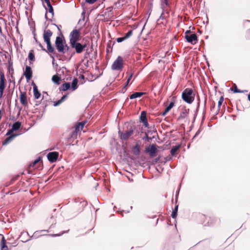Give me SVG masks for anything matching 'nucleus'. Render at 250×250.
Instances as JSON below:
<instances>
[{
    "label": "nucleus",
    "instance_id": "nucleus-1",
    "mask_svg": "<svg viewBox=\"0 0 250 250\" xmlns=\"http://www.w3.org/2000/svg\"><path fill=\"white\" fill-rule=\"evenodd\" d=\"M125 125L127 126V130L122 131L119 129L118 132V136L122 141L127 140L134 133V130L136 129L135 125L130 124L128 122L125 123Z\"/></svg>",
    "mask_w": 250,
    "mask_h": 250
},
{
    "label": "nucleus",
    "instance_id": "nucleus-2",
    "mask_svg": "<svg viewBox=\"0 0 250 250\" xmlns=\"http://www.w3.org/2000/svg\"><path fill=\"white\" fill-rule=\"evenodd\" d=\"M195 94L191 88H185L182 93V99L188 104H191L195 99Z\"/></svg>",
    "mask_w": 250,
    "mask_h": 250
},
{
    "label": "nucleus",
    "instance_id": "nucleus-3",
    "mask_svg": "<svg viewBox=\"0 0 250 250\" xmlns=\"http://www.w3.org/2000/svg\"><path fill=\"white\" fill-rule=\"evenodd\" d=\"M72 205L74 206L73 209L76 210L75 214H79L87 205V202L82 199L78 198L75 200V202Z\"/></svg>",
    "mask_w": 250,
    "mask_h": 250
},
{
    "label": "nucleus",
    "instance_id": "nucleus-4",
    "mask_svg": "<svg viewBox=\"0 0 250 250\" xmlns=\"http://www.w3.org/2000/svg\"><path fill=\"white\" fill-rule=\"evenodd\" d=\"M65 43V39L63 34L60 33L59 35L56 37L55 42V47L58 52L60 53V52L64 51V46Z\"/></svg>",
    "mask_w": 250,
    "mask_h": 250
},
{
    "label": "nucleus",
    "instance_id": "nucleus-5",
    "mask_svg": "<svg viewBox=\"0 0 250 250\" xmlns=\"http://www.w3.org/2000/svg\"><path fill=\"white\" fill-rule=\"evenodd\" d=\"M80 29H77L76 27L70 32L69 36V44L79 42L80 40Z\"/></svg>",
    "mask_w": 250,
    "mask_h": 250
},
{
    "label": "nucleus",
    "instance_id": "nucleus-6",
    "mask_svg": "<svg viewBox=\"0 0 250 250\" xmlns=\"http://www.w3.org/2000/svg\"><path fill=\"white\" fill-rule=\"evenodd\" d=\"M124 67V60L123 58L119 56L114 61L111 66L112 70L121 71Z\"/></svg>",
    "mask_w": 250,
    "mask_h": 250
},
{
    "label": "nucleus",
    "instance_id": "nucleus-7",
    "mask_svg": "<svg viewBox=\"0 0 250 250\" xmlns=\"http://www.w3.org/2000/svg\"><path fill=\"white\" fill-rule=\"evenodd\" d=\"M159 147L155 144L149 145L147 147H146L145 152L148 153L151 158L155 157L158 153V148ZM160 147H161L160 146Z\"/></svg>",
    "mask_w": 250,
    "mask_h": 250
},
{
    "label": "nucleus",
    "instance_id": "nucleus-8",
    "mask_svg": "<svg viewBox=\"0 0 250 250\" xmlns=\"http://www.w3.org/2000/svg\"><path fill=\"white\" fill-rule=\"evenodd\" d=\"M88 43L84 42V43H81L79 42H75L71 44V47H73L76 53L81 54L85 50L87 47Z\"/></svg>",
    "mask_w": 250,
    "mask_h": 250
},
{
    "label": "nucleus",
    "instance_id": "nucleus-9",
    "mask_svg": "<svg viewBox=\"0 0 250 250\" xmlns=\"http://www.w3.org/2000/svg\"><path fill=\"white\" fill-rule=\"evenodd\" d=\"M168 0H161V8L162 12L161 16H163L165 14H167L168 15L172 14L169 7Z\"/></svg>",
    "mask_w": 250,
    "mask_h": 250
},
{
    "label": "nucleus",
    "instance_id": "nucleus-10",
    "mask_svg": "<svg viewBox=\"0 0 250 250\" xmlns=\"http://www.w3.org/2000/svg\"><path fill=\"white\" fill-rule=\"evenodd\" d=\"M176 99V96L172 97V101H171L168 104V105L167 106H166L164 111L160 113L159 115H161L162 116H165L166 114L174 106Z\"/></svg>",
    "mask_w": 250,
    "mask_h": 250
},
{
    "label": "nucleus",
    "instance_id": "nucleus-11",
    "mask_svg": "<svg viewBox=\"0 0 250 250\" xmlns=\"http://www.w3.org/2000/svg\"><path fill=\"white\" fill-rule=\"evenodd\" d=\"M74 206L72 205L71 207L68 208L64 211V214L66 218H73L76 216L78 214H75L76 210L74 209Z\"/></svg>",
    "mask_w": 250,
    "mask_h": 250
},
{
    "label": "nucleus",
    "instance_id": "nucleus-12",
    "mask_svg": "<svg viewBox=\"0 0 250 250\" xmlns=\"http://www.w3.org/2000/svg\"><path fill=\"white\" fill-rule=\"evenodd\" d=\"M74 206L72 205L71 207L68 208L64 211V214L66 218H73L76 216L78 214H75L76 210L74 209Z\"/></svg>",
    "mask_w": 250,
    "mask_h": 250
},
{
    "label": "nucleus",
    "instance_id": "nucleus-13",
    "mask_svg": "<svg viewBox=\"0 0 250 250\" xmlns=\"http://www.w3.org/2000/svg\"><path fill=\"white\" fill-rule=\"evenodd\" d=\"M59 153L57 151L50 152L47 154V158L51 163L55 162L59 157Z\"/></svg>",
    "mask_w": 250,
    "mask_h": 250
},
{
    "label": "nucleus",
    "instance_id": "nucleus-14",
    "mask_svg": "<svg viewBox=\"0 0 250 250\" xmlns=\"http://www.w3.org/2000/svg\"><path fill=\"white\" fill-rule=\"evenodd\" d=\"M186 41L192 45L195 44L198 42L197 36L195 33H193L190 35L185 36Z\"/></svg>",
    "mask_w": 250,
    "mask_h": 250
},
{
    "label": "nucleus",
    "instance_id": "nucleus-15",
    "mask_svg": "<svg viewBox=\"0 0 250 250\" xmlns=\"http://www.w3.org/2000/svg\"><path fill=\"white\" fill-rule=\"evenodd\" d=\"M23 74L25 76L27 82L30 81L33 77V72L31 67L29 66L26 65L25 69Z\"/></svg>",
    "mask_w": 250,
    "mask_h": 250
},
{
    "label": "nucleus",
    "instance_id": "nucleus-16",
    "mask_svg": "<svg viewBox=\"0 0 250 250\" xmlns=\"http://www.w3.org/2000/svg\"><path fill=\"white\" fill-rule=\"evenodd\" d=\"M21 123L20 121L15 122L12 126L11 129H9L8 130L6 135H10V133H12L14 131H16L18 130L21 127Z\"/></svg>",
    "mask_w": 250,
    "mask_h": 250
},
{
    "label": "nucleus",
    "instance_id": "nucleus-17",
    "mask_svg": "<svg viewBox=\"0 0 250 250\" xmlns=\"http://www.w3.org/2000/svg\"><path fill=\"white\" fill-rule=\"evenodd\" d=\"M20 101L21 104L24 107L27 106V97L26 92H21L20 95Z\"/></svg>",
    "mask_w": 250,
    "mask_h": 250
},
{
    "label": "nucleus",
    "instance_id": "nucleus-18",
    "mask_svg": "<svg viewBox=\"0 0 250 250\" xmlns=\"http://www.w3.org/2000/svg\"><path fill=\"white\" fill-rule=\"evenodd\" d=\"M42 231H47V232H48V230H42L41 231H35L34 234H33V235L32 236H29V234H28V233L27 232H26L25 233V234L27 235H28L29 237V238L25 240H21V241L23 243H25L29 240H30L31 239H37L38 238L40 235L39 233L40 232H42Z\"/></svg>",
    "mask_w": 250,
    "mask_h": 250
},
{
    "label": "nucleus",
    "instance_id": "nucleus-19",
    "mask_svg": "<svg viewBox=\"0 0 250 250\" xmlns=\"http://www.w3.org/2000/svg\"><path fill=\"white\" fill-rule=\"evenodd\" d=\"M52 35V32L50 29H47V30H44L43 34V38L44 42H51L50 38Z\"/></svg>",
    "mask_w": 250,
    "mask_h": 250
},
{
    "label": "nucleus",
    "instance_id": "nucleus-20",
    "mask_svg": "<svg viewBox=\"0 0 250 250\" xmlns=\"http://www.w3.org/2000/svg\"><path fill=\"white\" fill-rule=\"evenodd\" d=\"M47 96H48L47 92L46 91H43L42 92V108L43 110V112H45L46 108L47 106L48 100L47 99Z\"/></svg>",
    "mask_w": 250,
    "mask_h": 250
},
{
    "label": "nucleus",
    "instance_id": "nucleus-21",
    "mask_svg": "<svg viewBox=\"0 0 250 250\" xmlns=\"http://www.w3.org/2000/svg\"><path fill=\"white\" fill-rule=\"evenodd\" d=\"M9 18V17H8ZM11 19V22H9V24L13 26L15 25V21L16 22V28H17V32L19 33V31L18 27V24L19 21L20 20V17H10Z\"/></svg>",
    "mask_w": 250,
    "mask_h": 250
},
{
    "label": "nucleus",
    "instance_id": "nucleus-22",
    "mask_svg": "<svg viewBox=\"0 0 250 250\" xmlns=\"http://www.w3.org/2000/svg\"><path fill=\"white\" fill-rule=\"evenodd\" d=\"M181 147V144H178L174 146H173L170 151V154L172 156L174 157L176 156L178 154V150Z\"/></svg>",
    "mask_w": 250,
    "mask_h": 250
},
{
    "label": "nucleus",
    "instance_id": "nucleus-23",
    "mask_svg": "<svg viewBox=\"0 0 250 250\" xmlns=\"http://www.w3.org/2000/svg\"><path fill=\"white\" fill-rule=\"evenodd\" d=\"M71 89V83L64 82L59 87L60 91H66Z\"/></svg>",
    "mask_w": 250,
    "mask_h": 250
},
{
    "label": "nucleus",
    "instance_id": "nucleus-24",
    "mask_svg": "<svg viewBox=\"0 0 250 250\" xmlns=\"http://www.w3.org/2000/svg\"><path fill=\"white\" fill-rule=\"evenodd\" d=\"M2 236L1 240L0 242V250H8V248L6 245V240L2 234H0Z\"/></svg>",
    "mask_w": 250,
    "mask_h": 250
},
{
    "label": "nucleus",
    "instance_id": "nucleus-25",
    "mask_svg": "<svg viewBox=\"0 0 250 250\" xmlns=\"http://www.w3.org/2000/svg\"><path fill=\"white\" fill-rule=\"evenodd\" d=\"M6 80L3 71H0V86L5 88Z\"/></svg>",
    "mask_w": 250,
    "mask_h": 250
},
{
    "label": "nucleus",
    "instance_id": "nucleus-26",
    "mask_svg": "<svg viewBox=\"0 0 250 250\" xmlns=\"http://www.w3.org/2000/svg\"><path fill=\"white\" fill-rule=\"evenodd\" d=\"M146 94V92H135L133 94L130 95L129 97V99L132 100L136 98H138L141 97L142 96L145 95Z\"/></svg>",
    "mask_w": 250,
    "mask_h": 250
},
{
    "label": "nucleus",
    "instance_id": "nucleus-27",
    "mask_svg": "<svg viewBox=\"0 0 250 250\" xmlns=\"http://www.w3.org/2000/svg\"><path fill=\"white\" fill-rule=\"evenodd\" d=\"M131 151L134 155L136 156L139 155L141 151V149L139 144L137 143L134 146H133L132 147Z\"/></svg>",
    "mask_w": 250,
    "mask_h": 250
},
{
    "label": "nucleus",
    "instance_id": "nucleus-28",
    "mask_svg": "<svg viewBox=\"0 0 250 250\" xmlns=\"http://www.w3.org/2000/svg\"><path fill=\"white\" fill-rule=\"evenodd\" d=\"M85 18L86 17H82V18L79 20L78 22V25H80L79 29L81 30L82 27L85 25L86 22L89 21V17H86V21L84 22Z\"/></svg>",
    "mask_w": 250,
    "mask_h": 250
},
{
    "label": "nucleus",
    "instance_id": "nucleus-29",
    "mask_svg": "<svg viewBox=\"0 0 250 250\" xmlns=\"http://www.w3.org/2000/svg\"><path fill=\"white\" fill-rule=\"evenodd\" d=\"M7 70L9 74L10 75L11 78H13L14 74V69L13 68V62L11 60L8 61V66L7 67Z\"/></svg>",
    "mask_w": 250,
    "mask_h": 250
},
{
    "label": "nucleus",
    "instance_id": "nucleus-30",
    "mask_svg": "<svg viewBox=\"0 0 250 250\" xmlns=\"http://www.w3.org/2000/svg\"><path fill=\"white\" fill-rule=\"evenodd\" d=\"M19 134H13L12 135L9 136L5 138V139L2 141V145L3 146L6 145L8 144L10 141H11L13 139H14L16 137L18 136Z\"/></svg>",
    "mask_w": 250,
    "mask_h": 250
},
{
    "label": "nucleus",
    "instance_id": "nucleus-31",
    "mask_svg": "<svg viewBox=\"0 0 250 250\" xmlns=\"http://www.w3.org/2000/svg\"><path fill=\"white\" fill-rule=\"evenodd\" d=\"M47 45V52L48 53L54 54L56 52L54 47L52 45L51 42H46Z\"/></svg>",
    "mask_w": 250,
    "mask_h": 250
},
{
    "label": "nucleus",
    "instance_id": "nucleus-32",
    "mask_svg": "<svg viewBox=\"0 0 250 250\" xmlns=\"http://www.w3.org/2000/svg\"><path fill=\"white\" fill-rule=\"evenodd\" d=\"M86 122H82L78 123L75 126L74 129H75V133H76V132H79L80 129H82L85 124Z\"/></svg>",
    "mask_w": 250,
    "mask_h": 250
},
{
    "label": "nucleus",
    "instance_id": "nucleus-33",
    "mask_svg": "<svg viewBox=\"0 0 250 250\" xmlns=\"http://www.w3.org/2000/svg\"><path fill=\"white\" fill-rule=\"evenodd\" d=\"M189 112V109H186V107H185L183 109V110H182V112L181 113L180 115H179V116L178 117V120H180L183 119L185 118V116L188 115Z\"/></svg>",
    "mask_w": 250,
    "mask_h": 250
},
{
    "label": "nucleus",
    "instance_id": "nucleus-34",
    "mask_svg": "<svg viewBox=\"0 0 250 250\" xmlns=\"http://www.w3.org/2000/svg\"><path fill=\"white\" fill-rule=\"evenodd\" d=\"M51 80L54 83L57 85H59L60 84L61 78L60 77H59L58 74L56 73L55 75H54L52 76Z\"/></svg>",
    "mask_w": 250,
    "mask_h": 250
},
{
    "label": "nucleus",
    "instance_id": "nucleus-35",
    "mask_svg": "<svg viewBox=\"0 0 250 250\" xmlns=\"http://www.w3.org/2000/svg\"><path fill=\"white\" fill-rule=\"evenodd\" d=\"M167 17H159V18L156 21V24L157 25H166L167 22Z\"/></svg>",
    "mask_w": 250,
    "mask_h": 250
},
{
    "label": "nucleus",
    "instance_id": "nucleus-36",
    "mask_svg": "<svg viewBox=\"0 0 250 250\" xmlns=\"http://www.w3.org/2000/svg\"><path fill=\"white\" fill-rule=\"evenodd\" d=\"M28 59L29 61L30 64H32V62L35 61V54H34V51L32 49L29 51V52L28 55Z\"/></svg>",
    "mask_w": 250,
    "mask_h": 250
},
{
    "label": "nucleus",
    "instance_id": "nucleus-37",
    "mask_svg": "<svg viewBox=\"0 0 250 250\" xmlns=\"http://www.w3.org/2000/svg\"><path fill=\"white\" fill-rule=\"evenodd\" d=\"M179 205L175 203L174 208L172 209L171 216L172 218L175 219L177 216Z\"/></svg>",
    "mask_w": 250,
    "mask_h": 250
},
{
    "label": "nucleus",
    "instance_id": "nucleus-38",
    "mask_svg": "<svg viewBox=\"0 0 250 250\" xmlns=\"http://www.w3.org/2000/svg\"><path fill=\"white\" fill-rule=\"evenodd\" d=\"M115 43V42H112V41H109L106 45V52L109 53L112 51V46Z\"/></svg>",
    "mask_w": 250,
    "mask_h": 250
},
{
    "label": "nucleus",
    "instance_id": "nucleus-39",
    "mask_svg": "<svg viewBox=\"0 0 250 250\" xmlns=\"http://www.w3.org/2000/svg\"><path fill=\"white\" fill-rule=\"evenodd\" d=\"M146 114L147 113L146 111L144 110L141 112L139 117L140 122L141 123H143V122H145L147 120Z\"/></svg>",
    "mask_w": 250,
    "mask_h": 250
},
{
    "label": "nucleus",
    "instance_id": "nucleus-40",
    "mask_svg": "<svg viewBox=\"0 0 250 250\" xmlns=\"http://www.w3.org/2000/svg\"><path fill=\"white\" fill-rule=\"evenodd\" d=\"M78 87V80L74 78L71 83V89L72 91H74L77 89Z\"/></svg>",
    "mask_w": 250,
    "mask_h": 250
},
{
    "label": "nucleus",
    "instance_id": "nucleus-41",
    "mask_svg": "<svg viewBox=\"0 0 250 250\" xmlns=\"http://www.w3.org/2000/svg\"><path fill=\"white\" fill-rule=\"evenodd\" d=\"M76 53L75 50H73V49H71L66 53L67 55L66 59L70 61Z\"/></svg>",
    "mask_w": 250,
    "mask_h": 250
},
{
    "label": "nucleus",
    "instance_id": "nucleus-42",
    "mask_svg": "<svg viewBox=\"0 0 250 250\" xmlns=\"http://www.w3.org/2000/svg\"><path fill=\"white\" fill-rule=\"evenodd\" d=\"M243 26L246 29L247 33L250 32V20L244 21Z\"/></svg>",
    "mask_w": 250,
    "mask_h": 250
},
{
    "label": "nucleus",
    "instance_id": "nucleus-43",
    "mask_svg": "<svg viewBox=\"0 0 250 250\" xmlns=\"http://www.w3.org/2000/svg\"><path fill=\"white\" fill-rule=\"evenodd\" d=\"M42 158L41 156H39L37 159L34 160L29 164V167H34L37 164L42 161Z\"/></svg>",
    "mask_w": 250,
    "mask_h": 250
},
{
    "label": "nucleus",
    "instance_id": "nucleus-44",
    "mask_svg": "<svg viewBox=\"0 0 250 250\" xmlns=\"http://www.w3.org/2000/svg\"><path fill=\"white\" fill-rule=\"evenodd\" d=\"M34 97L35 99H39L41 96V93L38 90V88L36 89V87L34 86L33 90Z\"/></svg>",
    "mask_w": 250,
    "mask_h": 250
},
{
    "label": "nucleus",
    "instance_id": "nucleus-45",
    "mask_svg": "<svg viewBox=\"0 0 250 250\" xmlns=\"http://www.w3.org/2000/svg\"><path fill=\"white\" fill-rule=\"evenodd\" d=\"M197 107H196L195 113L194 115L193 122L195 121V118L197 116V115L199 109V107H200V97L199 96H197Z\"/></svg>",
    "mask_w": 250,
    "mask_h": 250
},
{
    "label": "nucleus",
    "instance_id": "nucleus-46",
    "mask_svg": "<svg viewBox=\"0 0 250 250\" xmlns=\"http://www.w3.org/2000/svg\"><path fill=\"white\" fill-rule=\"evenodd\" d=\"M71 49H74L73 47H71V44H69V46H68L66 43L65 44L64 46V51L62 52H60L61 53H62L63 54H65L68 51L70 50Z\"/></svg>",
    "mask_w": 250,
    "mask_h": 250
},
{
    "label": "nucleus",
    "instance_id": "nucleus-47",
    "mask_svg": "<svg viewBox=\"0 0 250 250\" xmlns=\"http://www.w3.org/2000/svg\"><path fill=\"white\" fill-rule=\"evenodd\" d=\"M71 49H74L73 47H71V44H69V46H68L66 43L65 44L64 46V51L62 52H60L61 53H62L63 54H65L68 51L70 50Z\"/></svg>",
    "mask_w": 250,
    "mask_h": 250
},
{
    "label": "nucleus",
    "instance_id": "nucleus-48",
    "mask_svg": "<svg viewBox=\"0 0 250 250\" xmlns=\"http://www.w3.org/2000/svg\"><path fill=\"white\" fill-rule=\"evenodd\" d=\"M45 8L46 9V13H45V16L46 15V12H48L49 13H50L52 15V16H54V10H53V8L52 5L47 6V7H45Z\"/></svg>",
    "mask_w": 250,
    "mask_h": 250
},
{
    "label": "nucleus",
    "instance_id": "nucleus-49",
    "mask_svg": "<svg viewBox=\"0 0 250 250\" xmlns=\"http://www.w3.org/2000/svg\"><path fill=\"white\" fill-rule=\"evenodd\" d=\"M50 57L52 58V65H53V67L54 68V70H55V71L56 72H58V64H57V63L55 62V60L54 59V57L53 56H52V55H50Z\"/></svg>",
    "mask_w": 250,
    "mask_h": 250
},
{
    "label": "nucleus",
    "instance_id": "nucleus-50",
    "mask_svg": "<svg viewBox=\"0 0 250 250\" xmlns=\"http://www.w3.org/2000/svg\"><path fill=\"white\" fill-rule=\"evenodd\" d=\"M154 137H150L148 136V134L146 132H145V136L142 138V140L145 141L150 142Z\"/></svg>",
    "mask_w": 250,
    "mask_h": 250
},
{
    "label": "nucleus",
    "instance_id": "nucleus-51",
    "mask_svg": "<svg viewBox=\"0 0 250 250\" xmlns=\"http://www.w3.org/2000/svg\"><path fill=\"white\" fill-rule=\"evenodd\" d=\"M230 90L232 91H233V92L234 93H243L244 92V91H242V90L238 89L236 84H234V88L233 89L230 88Z\"/></svg>",
    "mask_w": 250,
    "mask_h": 250
},
{
    "label": "nucleus",
    "instance_id": "nucleus-52",
    "mask_svg": "<svg viewBox=\"0 0 250 250\" xmlns=\"http://www.w3.org/2000/svg\"><path fill=\"white\" fill-rule=\"evenodd\" d=\"M133 33V30L130 29L128 31V32L125 34V36H124L125 40H127L129 38H130Z\"/></svg>",
    "mask_w": 250,
    "mask_h": 250
},
{
    "label": "nucleus",
    "instance_id": "nucleus-53",
    "mask_svg": "<svg viewBox=\"0 0 250 250\" xmlns=\"http://www.w3.org/2000/svg\"><path fill=\"white\" fill-rule=\"evenodd\" d=\"M160 158H161V156L159 155V156H158L157 158H156L155 159H153L152 160V161L151 162V165H155L156 163H157L159 161H160Z\"/></svg>",
    "mask_w": 250,
    "mask_h": 250
},
{
    "label": "nucleus",
    "instance_id": "nucleus-54",
    "mask_svg": "<svg viewBox=\"0 0 250 250\" xmlns=\"http://www.w3.org/2000/svg\"><path fill=\"white\" fill-rule=\"evenodd\" d=\"M128 84H129V83L128 82H125L124 86H123V87L120 90V92L121 93H125V91L127 90V87Z\"/></svg>",
    "mask_w": 250,
    "mask_h": 250
},
{
    "label": "nucleus",
    "instance_id": "nucleus-55",
    "mask_svg": "<svg viewBox=\"0 0 250 250\" xmlns=\"http://www.w3.org/2000/svg\"><path fill=\"white\" fill-rule=\"evenodd\" d=\"M69 229H68L67 230L62 231L61 233L53 234H52L51 235L52 237L60 236L62 235V234H63L64 233H68L69 232Z\"/></svg>",
    "mask_w": 250,
    "mask_h": 250
},
{
    "label": "nucleus",
    "instance_id": "nucleus-56",
    "mask_svg": "<svg viewBox=\"0 0 250 250\" xmlns=\"http://www.w3.org/2000/svg\"><path fill=\"white\" fill-rule=\"evenodd\" d=\"M207 101V97H205V101H204V110H203V119H202V121H203L204 120V119L205 114V113H206V109Z\"/></svg>",
    "mask_w": 250,
    "mask_h": 250
},
{
    "label": "nucleus",
    "instance_id": "nucleus-57",
    "mask_svg": "<svg viewBox=\"0 0 250 250\" xmlns=\"http://www.w3.org/2000/svg\"><path fill=\"white\" fill-rule=\"evenodd\" d=\"M78 132H76V133H75V129L72 131L69 134V138H76L77 137V133H78Z\"/></svg>",
    "mask_w": 250,
    "mask_h": 250
},
{
    "label": "nucleus",
    "instance_id": "nucleus-58",
    "mask_svg": "<svg viewBox=\"0 0 250 250\" xmlns=\"http://www.w3.org/2000/svg\"><path fill=\"white\" fill-rule=\"evenodd\" d=\"M217 219L215 218H210V223L208 221V225L210 226H212L215 222L216 221Z\"/></svg>",
    "mask_w": 250,
    "mask_h": 250
},
{
    "label": "nucleus",
    "instance_id": "nucleus-59",
    "mask_svg": "<svg viewBox=\"0 0 250 250\" xmlns=\"http://www.w3.org/2000/svg\"><path fill=\"white\" fill-rule=\"evenodd\" d=\"M202 130V127H201V126H200L197 131L196 132L194 136L193 137L192 139H194L196 137H197L200 133Z\"/></svg>",
    "mask_w": 250,
    "mask_h": 250
},
{
    "label": "nucleus",
    "instance_id": "nucleus-60",
    "mask_svg": "<svg viewBox=\"0 0 250 250\" xmlns=\"http://www.w3.org/2000/svg\"><path fill=\"white\" fill-rule=\"evenodd\" d=\"M125 40V38H124V36L122 37H119V38L116 39V41L118 43L122 42L123 41H124Z\"/></svg>",
    "mask_w": 250,
    "mask_h": 250
},
{
    "label": "nucleus",
    "instance_id": "nucleus-61",
    "mask_svg": "<svg viewBox=\"0 0 250 250\" xmlns=\"http://www.w3.org/2000/svg\"><path fill=\"white\" fill-rule=\"evenodd\" d=\"M224 100V99L223 96H221L219 99L218 102V104L219 105V106H221L222 105Z\"/></svg>",
    "mask_w": 250,
    "mask_h": 250
},
{
    "label": "nucleus",
    "instance_id": "nucleus-62",
    "mask_svg": "<svg viewBox=\"0 0 250 250\" xmlns=\"http://www.w3.org/2000/svg\"><path fill=\"white\" fill-rule=\"evenodd\" d=\"M62 102L61 101L60 99L57 100L54 102L53 105L54 106H59L60 104H61Z\"/></svg>",
    "mask_w": 250,
    "mask_h": 250
},
{
    "label": "nucleus",
    "instance_id": "nucleus-63",
    "mask_svg": "<svg viewBox=\"0 0 250 250\" xmlns=\"http://www.w3.org/2000/svg\"><path fill=\"white\" fill-rule=\"evenodd\" d=\"M142 123L143 124L145 127L147 128L148 129L151 128V127L149 126V125L148 123L147 120H146L145 122H143Z\"/></svg>",
    "mask_w": 250,
    "mask_h": 250
},
{
    "label": "nucleus",
    "instance_id": "nucleus-64",
    "mask_svg": "<svg viewBox=\"0 0 250 250\" xmlns=\"http://www.w3.org/2000/svg\"><path fill=\"white\" fill-rule=\"evenodd\" d=\"M66 67H62V68H60L59 70H58V72H59L63 75L64 74V72L66 70Z\"/></svg>",
    "mask_w": 250,
    "mask_h": 250
}]
</instances>
